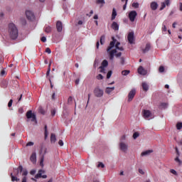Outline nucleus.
<instances>
[{"instance_id":"54","label":"nucleus","mask_w":182,"mask_h":182,"mask_svg":"<svg viewBox=\"0 0 182 182\" xmlns=\"http://www.w3.org/2000/svg\"><path fill=\"white\" fill-rule=\"evenodd\" d=\"M101 73H105V67L100 66V67Z\"/></svg>"},{"instance_id":"9","label":"nucleus","mask_w":182,"mask_h":182,"mask_svg":"<svg viewBox=\"0 0 182 182\" xmlns=\"http://www.w3.org/2000/svg\"><path fill=\"white\" fill-rule=\"evenodd\" d=\"M128 42L130 45H132L134 42V33L133 31L129 32L127 36Z\"/></svg>"},{"instance_id":"22","label":"nucleus","mask_w":182,"mask_h":182,"mask_svg":"<svg viewBox=\"0 0 182 182\" xmlns=\"http://www.w3.org/2000/svg\"><path fill=\"white\" fill-rule=\"evenodd\" d=\"M30 160L32 163H36V154H32L30 157Z\"/></svg>"},{"instance_id":"32","label":"nucleus","mask_w":182,"mask_h":182,"mask_svg":"<svg viewBox=\"0 0 182 182\" xmlns=\"http://www.w3.org/2000/svg\"><path fill=\"white\" fill-rule=\"evenodd\" d=\"M176 129H177V130H181L182 129V122H178L176 124Z\"/></svg>"},{"instance_id":"62","label":"nucleus","mask_w":182,"mask_h":182,"mask_svg":"<svg viewBox=\"0 0 182 182\" xmlns=\"http://www.w3.org/2000/svg\"><path fill=\"white\" fill-rule=\"evenodd\" d=\"M58 144H59V146H63V140H60L58 141Z\"/></svg>"},{"instance_id":"59","label":"nucleus","mask_w":182,"mask_h":182,"mask_svg":"<svg viewBox=\"0 0 182 182\" xmlns=\"http://www.w3.org/2000/svg\"><path fill=\"white\" fill-rule=\"evenodd\" d=\"M139 174H144V171H143V169H141V168H139Z\"/></svg>"},{"instance_id":"13","label":"nucleus","mask_w":182,"mask_h":182,"mask_svg":"<svg viewBox=\"0 0 182 182\" xmlns=\"http://www.w3.org/2000/svg\"><path fill=\"white\" fill-rule=\"evenodd\" d=\"M138 73L144 76L147 75V71L144 68H143V66H139V68H138Z\"/></svg>"},{"instance_id":"56","label":"nucleus","mask_w":182,"mask_h":182,"mask_svg":"<svg viewBox=\"0 0 182 182\" xmlns=\"http://www.w3.org/2000/svg\"><path fill=\"white\" fill-rule=\"evenodd\" d=\"M39 112L41 113V114H45V111L42 108H39Z\"/></svg>"},{"instance_id":"7","label":"nucleus","mask_w":182,"mask_h":182,"mask_svg":"<svg viewBox=\"0 0 182 182\" xmlns=\"http://www.w3.org/2000/svg\"><path fill=\"white\" fill-rule=\"evenodd\" d=\"M26 16L28 21H33L35 19V14L31 11H26Z\"/></svg>"},{"instance_id":"2","label":"nucleus","mask_w":182,"mask_h":182,"mask_svg":"<svg viewBox=\"0 0 182 182\" xmlns=\"http://www.w3.org/2000/svg\"><path fill=\"white\" fill-rule=\"evenodd\" d=\"M9 33L11 39L15 40L18 38V28H16V26L14 23L9 24Z\"/></svg>"},{"instance_id":"11","label":"nucleus","mask_w":182,"mask_h":182,"mask_svg":"<svg viewBox=\"0 0 182 182\" xmlns=\"http://www.w3.org/2000/svg\"><path fill=\"white\" fill-rule=\"evenodd\" d=\"M142 116L144 119H149L151 116V112L150 110L144 109L142 111Z\"/></svg>"},{"instance_id":"47","label":"nucleus","mask_w":182,"mask_h":182,"mask_svg":"<svg viewBox=\"0 0 182 182\" xmlns=\"http://www.w3.org/2000/svg\"><path fill=\"white\" fill-rule=\"evenodd\" d=\"M132 7L133 8H139V3H133Z\"/></svg>"},{"instance_id":"51","label":"nucleus","mask_w":182,"mask_h":182,"mask_svg":"<svg viewBox=\"0 0 182 182\" xmlns=\"http://www.w3.org/2000/svg\"><path fill=\"white\" fill-rule=\"evenodd\" d=\"M164 3L166 6H168V5H170V0H165Z\"/></svg>"},{"instance_id":"4","label":"nucleus","mask_w":182,"mask_h":182,"mask_svg":"<svg viewBox=\"0 0 182 182\" xmlns=\"http://www.w3.org/2000/svg\"><path fill=\"white\" fill-rule=\"evenodd\" d=\"M27 119H31V122H36V115L34 113H32V110H29L26 112Z\"/></svg>"},{"instance_id":"24","label":"nucleus","mask_w":182,"mask_h":182,"mask_svg":"<svg viewBox=\"0 0 182 182\" xmlns=\"http://www.w3.org/2000/svg\"><path fill=\"white\" fill-rule=\"evenodd\" d=\"M11 181H19V178H18V176H14V173H11Z\"/></svg>"},{"instance_id":"34","label":"nucleus","mask_w":182,"mask_h":182,"mask_svg":"<svg viewBox=\"0 0 182 182\" xmlns=\"http://www.w3.org/2000/svg\"><path fill=\"white\" fill-rule=\"evenodd\" d=\"M44 129H45V132H44L45 139H47L48 138V126L46 125L44 127Z\"/></svg>"},{"instance_id":"37","label":"nucleus","mask_w":182,"mask_h":182,"mask_svg":"<svg viewBox=\"0 0 182 182\" xmlns=\"http://www.w3.org/2000/svg\"><path fill=\"white\" fill-rule=\"evenodd\" d=\"M50 65H51V63H50L49 65H48V69L47 73H46L47 76H49V75H50Z\"/></svg>"},{"instance_id":"5","label":"nucleus","mask_w":182,"mask_h":182,"mask_svg":"<svg viewBox=\"0 0 182 182\" xmlns=\"http://www.w3.org/2000/svg\"><path fill=\"white\" fill-rule=\"evenodd\" d=\"M136 16H137L136 11H132L129 13L128 18L131 22H134Z\"/></svg>"},{"instance_id":"64","label":"nucleus","mask_w":182,"mask_h":182,"mask_svg":"<svg viewBox=\"0 0 182 182\" xmlns=\"http://www.w3.org/2000/svg\"><path fill=\"white\" fill-rule=\"evenodd\" d=\"M26 180H27L26 176H24V177L22 178V181H21V182H26Z\"/></svg>"},{"instance_id":"31","label":"nucleus","mask_w":182,"mask_h":182,"mask_svg":"<svg viewBox=\"0 0 182 182\" xmlns=\"http://www.w3.org/2000/svg\"><path fill=\"white\" fill-rule=\"evenodd\" d=\"M119 45H120V42H117V43L115 45L116 49H118V50H124L123 47H119Z\"/></svg>"},{"instance_id":"20","label":"nucleus","mask_w":182,"mask_h":182,"mask_svg":"<svg viewBox=\"0 0 182 182\" xmlns=\"http://www.w3.org/2000/svg\"><path fill=\"white\" fill-rule=\"evenodd\" d=\"M44 31L46 32V33H50V32H52V27H50V26H46L44 28Z\"/></svg>"},{"instance_id":"36","label":"nucleus","mask_w":182,"mask_h":182,"mask_svg":"<svg viewBox=\"0 0 182 182\" xmlns=\"http://www.w3.org/2000/svg\"><path fill=\"white\" fill-rule=\"evenodd\" d=\"M113 73V72H112V70H109L107 74V79H110V77H112V74Z\"/></svg>"},{"instance_id":"43","label":"nucleus","mask_w":182,"mask_h":182,"mask_svg":"<svg viewBox=\"0 0 182 182\" xmlns=\"http://www.w3.org/2000/svg\"><path fill=\"white\" fill-rule=\"evenodd\" d=\"M170 173H171V174H174V176H177V171L174 169H171Z\"/></svg>"},{"instance_id":"28","label":"nucleus","mask_w":182,"mask_h":182,"mask_svg":"<svg viewBox=\"0 0 182 182\" xmlns=\"http://www.w3.org/2000/svg\"><path fill=\"white\" fill-rule=\"evenodd\" d=\"M178 157H180V156H177L175 158L174 161H176V163H178V164L179 166H181L182 161H181V160H180V159H179Z\"/></svg>"},{"instance_id":"48","label":"nucleus","mask_w":182,"mask_h":182,"mask_svg":"<svg viewBox=\"0 0 182 182\" xmlns=\"http://www.w3.org/2000/svg\"><path fill=\"white\" fill-rule=\"evenodd\" d=\"M33 142H32V141H29V142H28L27 144H26V146L27 147H29V146H33Z\"/></svg>"},{"instance_id":"35","label":"nucleus","mask_w":182,"mask_h":182,"mask_svg":"<svg viewBox=\"0 0 182 182\" xmlns=\"http://www.w3.org/2000/svg\"><path fill=\"white\" fill-rule=\"evenodd\" d=\"M105 36H102L100 37V44H101V45H103V43H105Z\"/></svg>"},{"instance_id":"49","label":"nucleus","mask_w":182,"mask_h":182,"mask_svg":"<svg viewBox=\"0 0 182 182\" xmlns=\"http://www.w3.org/2000/svg\"><path fill=\"white\" fill-rule=\"evenodd\" d=\"M46 53H48V54L52 53V50H50V48H47L46 49Z\"/></svg>"},{"instance_id":"1","label":"nucleus","mask_w":182,"mask_h":182,"mask_svg":"<svg viewBox=\"0 0 182 182\" xmlns=\"http://www.w3.org/2000/svg\"><path fill=\"white\" fill-rule=\"evenodd\" d=\"M116 41L117 40L114 39V37H112V41L110 42L109 46L107 49V51L109 53L110 60H113V59H114V55L116 58H120V56H122V53L119 52L117 53V50L114 49L112 50V48H114V45H116Z\"/></svg>"},{"instance_id":"38","label":"nucleus","mask_w":182,"mask_h":182,"mask_svg":"<svg viewBox=\"0 0 182 182\" xmlns=\"http://www.w3.org/2000/svg\"><path fill=\"white\" fill-rule=\"evenodd\" d=\"M22 176H24V177H26V176H28V171L26 169L22 171Z\"/></svg>"},{"instance_id":"61","label":"nucleus","mask_w":182,"mask_h":182,"mask_svg":"<svg viewBox=\"0 0 182 182\" xmlns=\"http://www.w3.org/2000/svg\"><path fill=\"white\" fill-rule=\"evenodd\" d=\"M14 176H16V177H18L20 174L19 172L17 171H15V172H14Z\"/></svg>"},{"instance_id":"29","label":"nucleus","mask_w":182,"mask_h":182,"mask_svg":"<svg viewBox=\"0 0 182 182\" xmlns=\"http://www.w3.org/2000/svg\"><path fill=\"white\" fill-rule=\"evenodd\" d=\"M101 65L103 68H107L109 65V62H107V60H104Z\"/></svg>"},{"instance_id":"46","label":"nucleus","mask_w":182,"mask_h":182,"mask_svg":"<svg viewBox=\"0 0 182 182\" xmlns=\"http://www.w3.org/2000/svg\"><path fill=\"white\" fill-rule=\"evenodd\" d=\"M97 167H102V168H105V164H103L102 162H100L97 165Z\"/></svg>"},{"instance_id":"57","label":"nucleus","mask_w":182,"mask_h":182,"mask_svg":"<svg viewBox=\"0 0 182 182\" xmlns=\"http://www.w3.org/2000/svg\"><path fill=\"white\" fill-rule=\"evenodd\" d=\"M55 114H56V110L55 109L51 110V115L55 116Z\"/></svg>"},{"instance_id":"33","label":"nucleus","mask_w":182,"mask_h":182,"mask_svg":"<svg viewBox=\"0 0 182 182\" xmlns=\"http://www.w3.org/2000/svg\"><path fill=\"white\" fill-rule=\"evenodd\" d=\"M68 105H72L73 103V97L70 96L68 99Z\"/></svg>"},{"instance_id":"12","label":"nucleus","mask_w":182,"mask_h":182,"mask_svg":"<svg viewBox=\"0 0 182 182\" xmlns=\"http://www.w3.org/2000/svg\"><path fill=\"white\" fill-rule=\"evenodd\" d=\"M56 29L58 32H62L63 29V24H62V21H58L56 23Z\"/></svg>"},{"instance_id":"26","label":"nucleus","mask_w":182,"mask_h":182,"mask_svg":"<svg viewBox=\"0 0 182 182\" xmlns=\"http://www.w3.org/2000/svg\"><path fill=\"white\" fill-rule=\"evenodd\" d=\"M150 153H153V151H151V150L145 151L141 154V156H149V154H150Z\"/></svg>"},{"instance_id":"23","label":"nucleus","mask_w":182,"mask_h":182,"mask_svg":"<svg viewBox=\"0 0 182 182\" xmlns=\"http://www.w3.org/2000/svg\"><path fill=\"white\" fill-rule=\"evenodd\" d=\"M142 89L144 92H147L149 90V85L146 82H142Z\"/></svg>"},{"instance_id":"39","label":"nucleus","mask_w":182,"mask_h":182,"mask_svg":"<svg viewBox=\"0 0 182 182\" xmlns=\"http://www.w3.org/2000/svg\"><path fill=\"white\" fill-rule=\"evenodd\" d=\"M164 8H166V3L162 2L161 4L160 11H163V9H164Z\"/></svg>"},{"instance_id":"8","label":"nucleus","mask_w":182,"mask_h":182,"mask_svg":"<svg viewBox=\"0 0 182 182\" xmlns=\"http://www.w3.org/2000/svg\"><path fill=\"white\" fill-rule=\"evenodd\" d=\"M136 96V89H132L128 94V102H132Z\"/></svg>"},{"instance_id":"55","label":"nucleus","mask_w":182,"mask_h":182,"mask_svg":"<svg viewBox=\"0 0 182 182\" xmlns=\"http://www.w3.org/2000/svg\"><path fill=\"white\" fill-rule=\"evenodd\" d=\"M97 4H105V0H97Z\"/></svg>"},{"instance_id":"21","label":"nucleus","mask_w":182,"mask_h":182,"mask_svg":"<svg viewBox=\"0 0 182 182\" xmlns=\"http://www.w3.org/2000/svg\"><path fill=\"white\" fill-rule=\"evenodd\" d=\"M14 173L15 171H18L21 174V173L23 171V167L22 166V165H20L17 168H14Z\"/></svg>"},{"instance_id":"63","label":"nucleus","mask_w":182,"mask_h":182,"mask_svg":"<svg viewBox=\"0 0 182 182\" xmlns=\"http://www.w3.org/2000/svg\"><path fill=\"white\" fill-rule=\"evenodd\" d=\"M123 140H126V135H123L121 139H120V141H123Z\"/></svg>"},{"instance_id":"15","label":"nucleus","mask_w":182,"mask_h":182,"mask_svg":"<svg viewBox=\"0 0 182 182\" xmlns=\"http://www.w3.org/2000/svg\"><path fill=\"white\" fill-rule=\"evenodd\" d=\"M151 48V46L150 43H146L145 48L142 49L143 53H147L149 50H150V48Z\"/></svg>"},{"instance_id":"10","label":"nucleus","mask_w":182,"mask_h":182,"mask_svg":"<svg viewBox=\"0 0 182 182\" xmlns=\"http://www.w3.org/2000/svg\"><path fill=\"white\" fill-rule=\"evenodd\" d=\"M43 173H45V171L43 170H42V169L39 170L38 173L35 176V178H47L48 176L46 175L42 176V174H43Z\"/></svg>"},{"instance_id":"6","label":"nucleus","mask_w":182,"mask_h":182,"mask_svg":"<svg viewBox=\"0 0 182 182\" xmlns=\"http://www.w3.org/2000/svg\"><path fill=\"white\" fill-rule=\"evenodd\" d=\"M127 149H129V145H127V144H126L123 141H121L119 143V149L122 151H124V153H126V151H127Z\"/></svg>"},{"instance_id":"3","label":"nucleus","mask_w":182,"mask_h":182,"mask_svg":"<svg viewBox=\"0 0 182 182\" xmlns=\"http://www.w3.org/2000/svg\"><path fill=\"white\" fill-rule=\"evenodd\" d=\"M94 95L95 97H102L103 95H105V91L100 87H97L94 90Z\"/></svg>"},{"instance_id":"42","label":"nucleus","mask_w":182,"mask_h":182,"mask_svg":"<svg viewBox=\"0 0 182 182\" xmlns=\"http://www.w3.org/2000/svg\"><path fill=\"white\" fill-rule=\"evenodd\" d=\"M97 79L98 80H102L103 79V75L102 74H99L97 76Z\"/></svg>"},{"instance_id":"50","label":"nucleus","mask_w":182,"mask_h":182,"mask_svg":"<svg viewBox=\"0 0 182 182\" xmlns=\"http://www.w3.org/2000/svg\"><path fill=\"white\" fill-rule=\"evenodd\" d=\"M1 76H4V75H6V71H5V70H2L1 71Z\"/></svg>"},{"instance_id":"19","label":"nucleus","mask_w":182,"mask_h":182,"mask_svg":"<svg viewBox=\"0 0 182 182\" xmlns=\"http://www.w3.org/2000/svg\"><path fill=\"white\" fill-rule=\"evenodd\" d=\"M113 90H114V87H107L105 90V93H107V95H110V93H112Z\"/></svg>"},{"instance_id":"17","label":"nucleus","mask_w":182,"mask_h":182,"mask_svg":"<svg viewBox=\"0 0 182 182\" xmlns=\"http://www.w3.org/2000/svg\"><path fill=\"white\" fill-rule=\"evenodd\" d=\"M116 16H117V12L116 11V9H113L111 18L112 21H114V19H116Z\"/></svg>"},{"instance_id":"44","label":"nucleus","mask_w":182,"mask_h":182,"mask_svg":"<svg viewBox=\"0 0 182 182\" xmlns=\"http://www.w3.org/2000/svg\"><path fill=\"white\" fill-rule=\"evenodd\" d=\"M43 160H44V157L42 156L41 158V161H40V166H41V167H43Z\"/></svg>"},{"instance_id":"14","label":"nucleus","mask_w":182,"mask_h":182,"mask_svg":"<svg viewBox=\"0 0 182 182\" xmlns=\"http://www.w3.org/2000/svg\"><path fill=\"white\" fill-rule=\"evenodd\" d=\"M111 28L114 31H119V24L117 23V22L113 21L112 23Z\"/></svg>"},{"instance_id":"16","label":"nucleus","mask_w":182,"mask_h":182,"mask_svg":"<svg viewBox=\"0 0 182 182\" xmlns=\"http://www.w3.org/2000/svg\"><path fill=\"white\" fill-rule=\"evenodd\" d=\"M157 8H159V4H157L156 2L153 1L152 3H151V9L152 11H156Z\"/></svg>"},{"instance_id":"27","label":"nucleus","mask_w":182,"mask_h":182,"mask_svg":"<svg viewBox=\"0 0 182 182\" xmlns=\"http://www.w3.org/2000/svg\"><path fill=\"white\" fill-rule=\"evenodd\" d=\"M168 107V104L166 102H162L160 105L161 109H167Z\"/></svg>"},{"instance_id":"52","label":"nucleus","mask_w":182,"mask_h":182,"mask_svg":"<svg viewBox=\"0 0 182 182\" xmlns=\"http://www.w3.org/2000/svg\"><path fill=\"white\" fill-rule=\"evenodd\" d=\"M120 63L121 65H124V58L122 57L120 58Z\"/></svg>"},{"instance_id":"45","label":"nucleus","mask_w":182,"mask_h":182,"mask_svg":"<svg viewBox=\"0 0 182 182\" xmlns=\"http://www.w3.org/2000/svg\"><path fill=\"white\" fill-rule=\"evenodd\" d=\"M12 103H14V100H10V101L8 103V107H12Z\"/></svg>"},{"instance_id":"58","label":"nucleus","mask_w":182,"mask_h":182,"mask_svg":"<svg viewBox=\"0 0 182 182\" xmlns=\"http://www.w3.org/2000/svg\"><path fill=\"white\" fill-rule=\"evenodd\" d=\"M41 42H46V37L43 36L41 39Z\"/></svg>"},{"instance_id":"25","label":"nucleus","mask_w":182,"mask_h":182,"mask_svg":"<svg viewBox=\"0 0 182 182\" xmlns=\"http://www.w3.org/2000/svg\"><path fill=\"white\" fill-rule=\"evenodd\" d=\"M50 141H51V143H55V141H56V135H55V134H51Z\"/></svg>"},{"instance_id":"53","label":"nucleus","mask_w":182,"mask_h":182,"mask_svg":"<svg viewBox=\"0 0 182 182\" xmlns=\"http://www.w3.org/2000/svg\"><path fill=\"white\" fill-rule=\"evenodd\" d=\"M175 150L177 156H180V151H178V148H177V146L175 147Z\"/></svg>"},{"instance_id":"40","label":"nucleus","mask_w":182,"mask_h":182,"mask_svg":"<svg viewBox=\"0 0 182 182\" xmlns=\"http://www.w3.org/2000/svg\"><path fill=\"white\" fill-rule=\"evenodd\" d=\"M159 71L160 72V73H163V72H164V67L161 65L159 68Z\"/></svg>"},{"instance_id":"18","label":"nucleus","mask_w":182,"mask_h":182,"mask_svg":"<svg viewBox=\"0 0 182 182\" xmlns=\"http://www.w3.org/2000/svg\"><path fill=\"white\" fill-rule=\"evenodd\" d=\"M1 86L3 87V89H6V87H8V81L6 80L1 81Z\"/></svg>"},{"instance_id":"41","label":"nucleus","mask_w":182,"mask_h":182,"mask_svg":"<svg viewBox=\"0 0 182 182\" xmlns=\"http://www.w3.org/2000/svg\"><path fill=\"white\" fill-rule=\"evenodd\" d=\"M139 132H135L133 134V139H136L137 137H139Z\"/></svg>"},{"instance_id":"30","label":"nucleus","mask_w":182,"mask_h":182,"mask_svg":"<svg viewBox=\"0 0 182 182\" xmlns=\"http://www.w3.org/2000/svg\"><path fill=\"white\" fill-rule=\"evenodd\" d=\"M129 73H130V70H124L122 71V76H127V75H129Z\"/></svg>"},{"instance_id":"60","label":"nucleus","mask_w":182,"mask_h":182,"mask_svg":"<svg viewBox=\"0 0 182 182\" xmlns=\"http://www.w3.org/2000/svg\"><path fill=\"white\" fill-rule=\"evenodd\" d=\"M162 31L163 32H167V27H166V26H164L162 28Z\"/></svg>"}]
</instances>
